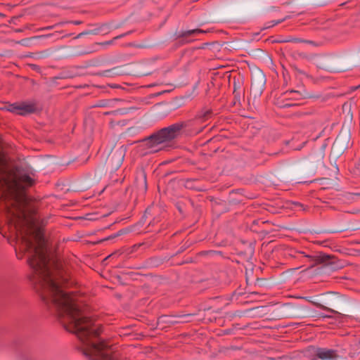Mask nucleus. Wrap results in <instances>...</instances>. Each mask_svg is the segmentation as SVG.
Listing matches in <instances>:
<instances>
[{"mask_svg": "<svg viewBox=\"0 0 360 360\" xmlns=\"http://www.w3.org/2000/svg\"><path fill=\"white\" fill-rule=\"evenodd\" d=\"M34 180L27 174L13 175L0 167V210L11 232L23 253L30 252L27 262L32 269V281L41 297H77L65 289L69 276L63 264L50 257L41 229L37 226V214L26 195L25 189Z\"/></svg>", "mask_w": 360, "mask_h": 360, "instance_id": "f257e3e1", "label": "nucleus"}, {"mask_svg": "<svg viewBox=\"0 0 360 360\" xmlns=\"http://www.w3.org/2000/svg\"><path fill=\"white\" fill-rule=\"evenodd\" d=\"M184 127V123L180 122L163 128L144 139L145 146L150 150V152H158L162 148L161 146L162 143L169 142L176 138Z\"/></svg>", "mask_w": 360, "mask_h": 360, "instance_id": "f03ea898", "label": "nucleus"}, {"mask_svg": "<svg viewBox=\"0 0 360 360\" xmlns=\"http://www.w3.org/2000/svg\"><path fill=\"white\" fill-rule=\"evenodd\" d=\"M37 110V103L32 101H23L10 104L7 110L20 115H26L35 112Z\"/></svg>", "mask_w": 360, "mask_h": 360, "instance_id": "7ed1b4c3", "label": "nucleus"}, {"mask_svg": "<svg viewBox=\"0 0 360 360\" xmlns=\"http://www.w3.org/2000/svg\"><path fill=\"white\" fill-rule=\"evenodd\" d=\"M303 255V257L305 259V262H308L309 267H314L317 264L328 262L330 257L326 254H316L313 255H304L303 252H300Z\"/></svg>", "mask_w": 360, "mask_h": 360, "instance_id": "20e7f679", "label": "nucleus"}, {"mask_svg": "<svg viewBox=\"0 0 360 360\" xmlns=\"http://www.w3.org/2000/svg\"><path fill=\"white\" fill-rule=\"evenodd\" d=\"M316 356L323 360H332L336 357L335 350L318 348L316 351Z\"/></svg>", "mask_w": 360, "mask_h": 360, "instance_id": "39448f33", "label": "nucleus"}, {"mask_svg": "<svg viewBox=\"0 0 360 360\" xmlns=\"http://www.w3.org/2000/svg\"><path fill=\"white\" fill-rule=\"evenodd\" d=\"M205 32H206V31L200 30V29H193V30H190L181 32L176 34V38L177 39H181V38L186 39L189 37H195L198 34L205 33ZM183 41H184L183 43H189L191 41V40L185 41L184 39H183Z\"/></svg>", "mask_w": 360, "mask_h": 360, "instance_id": "423d86ee", "label": "nucleus"}, {"mask_svg": "<svg viewBox=\"0 0 360 360\" xmlns=\"http://www.w3.org/2000/svg\"><path fill=\"white\" fill-rule=\"evenodd\" d=\"M212 110L209 109L202 110V111L199 112L198 115H196V117L198 119H201L202 120H207L208 118L211 117L212 115Z\"/></svg>", "mask_w": 360, "mask_h": 360, "instance_id": "0eeeda50", "label": "nucleus"}, {"mask_svg": "<svg viewBox=\"0 0 360 360\" xmlns=\"http://www.w3.org/2000/svg\"><path fill=\"white\" fill-rule=\"evenodd\" d=\"M191 314H183L176 316L178 320L171 321L170 323H187L189 322Z\"/></svg>", "mask_w": 360, "mask_h": 360, "instance_id": "6e6552de", "label": "nucleus"}, {"mask_svg": "<svg viewBox=\"0 0 360 360\" xmlns=\"http://www.w3.org/2000/svg\"><path fill=\"white\" fill-rule=\"evenodd\" d=\"M312 304L314 306H315L317 308H319L321 309H323V310H325L326 311H328V312H330V313H333V314H338V311H335L334 309H331V308H329L319 302H312Z\"/></svg>", "mask_w": 360, "mask_h": 360, "instance_id": "1a4fd4ad", "label": "nucleus"}, {"mask_svg": "<svg viewBox=\"0 0 360 360\" xmlns=\"http://www.w3.org/2000/svg\"><path fill=\"white\" fill-rule=\"evenodd\" d=\"M127 113V110H124V109H118V110H113V111H110V112H104V115H124Z\"/></svg>", "mask_w": 360, "mask_h": 360, "instance_id": "9d476101", "label": "nucleus"}, {"mask_svg": "<svg viewBox=\"0 0 360 360\" xmlns=\"http://www.w3.org/2000/svg\"><path fill=\"white\" fill-rule=\"evenodd\" d=\"M123 159H124L123 155H119L115 165H114V167H112V169H117L121 166Z\"/></svg>", "mask_w": 360, "mask_h": 360, "instance_id": "9b49d317", "label": "nucleus"}, {"mask_svg": "<svg viewBox=\"0 0 360 360\" xmlns=\"http://www.w3.org/2000/svg\"><path fill=\"white\" fill-rule=\"evenodd\" d=\"M116 124H121L122 126H124L126 124V121L123 120V121H120V122H115L112 120L110 122V126L112 128L115 127Z\"/></svg>", "mask_w": 360, "mask_h": 360, "instance_id": "f8f14e48", "label": "nucleus"}, {"mask_svg": "<svg viewBox=\"0 0 360 360\" xmlns=\"http://www.w3.org/2000/svg\"><path fill=\"white\" fill-rule=\"evenodd\" d=\"M126 35H127V34H122L119 36H117V37H114V39L112 40L105 42V44H108V45L111 44H112L114 40L122 38Z\"/></svg>", "mask_w": 360, "mask_h": 360, "instance_id": "ddd939ff", "label": "nucleus"}, {"mask_svg": "<svg viewBox=\"0 0 360 360\" xmlns=\"http://www.w3.org/2000/svg\"><path fill=\"white\" fill-rule=\"evenodd\" d=\"M233 94L235 96V98H240V94L237 92L236 88V84H234V90H233Z\"/></svg>", "mask_w": 360, "mask_h": 360, "instance_id": "4468645a", "label": "nucleus"}, {"mask_svg": "<svg viewBox=\"0 0 360 360\" xmlns=\"http://www.w3.org/2000/svg\"><path fill=\"white\" fill-rule=\"evenodd\" d=\"M116 155V153L111 154L108 158V163H110L112 162V160L115 159V157Z\"/></svg>", "mask_w": 360, "mask_h": 360, "instance_id": "2eb2a0df", "label": "nucleus"}, {"mask_svg": "<svg viewBox=\"0 0 360 360\" xmlns=\"http://www.w3.org/2000/svg\"><path fill=\"white\" fill-rule=\"evenodd\" d=\"M120 232H118L117 234H115V235H114L112 236H110L109 238H114L115 237H116L117 236H120Z\"/></svg>", "mask_w": 360, "mask_h": 360, "instance_id": "dca6fc26", "label": "nucleus"}, {"mask_svg": "<svg viewBox=\"0 0 360 360\" xmlns=\"http://www.w3.org/2000/svg\"><path fill=\"white\" fill-rule=\"evenodd\" d=\"M72 23L75 25H79V24H81V22L80 21H74V22H72Z\"/></svg>", "mask_w": 360, "mask_h": 360, "instance_id": "f3484780", "label": "nucleus"}, {"mask_svg": "<svg viewBox=\"0 0 360 360\" xmlns=\"http://www.w3.org/2000/svg\"><path fill=\"white\" fill-rule=\"evenodd\" d=\"M321 317H323V318H330L331 316H329V315H322Z\"/></svg>", "mask_w": 360, "mask_h": 360, "instance_id": "a211bd4d", "label": "nucleus"}, {"mask_svg": "<svg viewBox=\"0 0 360 360\" xmlns=\"http://www.w3.org/2000/svg\"><path fill=\"white\" fill-rule=\"evenodd\" d=\"M51 28H52V27H47L43 28V30H50Z\"/></svg>", "mask_w": 360, "mask_h": 360, "instance_id": "6ab92c4d", "label": "nucleus"}, {"mask_svg": "<svg viewBox=\"0 0 360 360\" xmlns=\"http://www.w3.org/2000/svg\"><path fill=\"white\" fill-rule=\"evenodd\" d=\"M191 183H192V181H187V185H186V186H187V187H189V184H191Z\"/></svg>", "mask_w": 360, "mask_h": 360, "instance_id": "aec40b11", "label": "nucleus"}, {"mask_svg": "<svg viewBox=\"0 0 360 360\" xmlns=\"http://www.w3.org/2000/svg\"><path fill=\"white\" fill-rule=\"evenodd\" d=\"M291 105H292L291 104H287L285 106H291Z\"/></svg>", "mask_w": 360, "mask_h": 360, "instance_id": "412c9836", "label": "nucleus"}, {"mask_svg": "<svg viewBox=\"0 0 360 360\" xmlns=\"http://www.w3.org/2000/svg\"><path fill=\"white\" fill-rule=\"evenodd\" d=\"M137 246L136 245H134L133 248H136Z\"/></svg>", "mask_w": 360, "mask_h": 360, "instance_id": "4be33fe9", "label": "nucleus"}, {"mask_svg": "<svg viewBox=\"0 0 360 360\" xmlns=\"http://www.w3.org/2000/svg\"><path fill=\"white\" fill-rule=\"evenodd\" d=\"M167 316H162L160 319H164V318H166Z\"/></svg>", "mask_w": 360, "mask_h": 360, "instance_id": "5701e85b", "label": "nucleus"}]
</instances>
